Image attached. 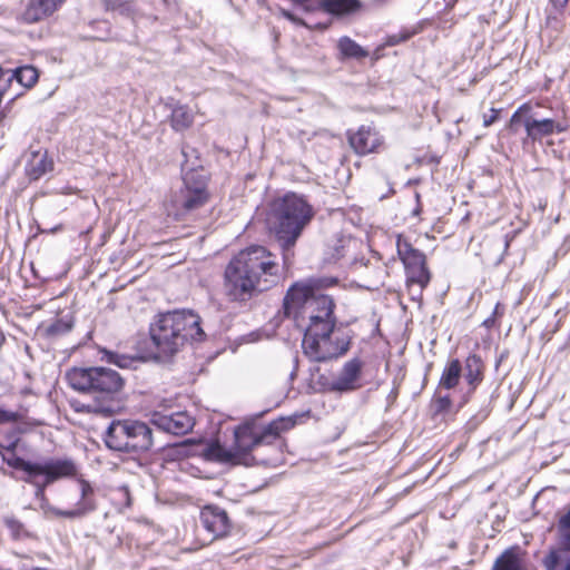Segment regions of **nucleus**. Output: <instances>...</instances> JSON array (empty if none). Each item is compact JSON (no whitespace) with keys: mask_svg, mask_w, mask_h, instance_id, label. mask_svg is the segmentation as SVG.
I'll return each mask as SVG.
<instances>
[{"mask_svg":"<svg viewBox=\"0 0 570 570\" xmlns=\"http://www.w3.org/2000/svg\"><path fill=\"white\" fill-rule=\"evenodd\" d=\"M337 283L333 277L308 278L293 284L285 297L284 309L297 322H306L302 348L312 362H326L347 353L352 342L351 331L336 327L334 299L320 293Z\"/></svg>","mask_w":570,"mask_h":570,"instance_id":"1","label":"nucleus"},{"mask_svg":"<svg viewBox=\"0 0 570 570\" xmlns=\"http://www.w3.org/2000/svg\"><path fill=\"white\" fill-rule=\"evenodd\" d=\"M276 256L264 246H250L236 254L225 268L224 288L232 301L244 302L255 292L271 288L279 279Z\"/></svg>","mask_w":570,"mask_h":570,"instance_id":"2","label":"nucleus"},{"mask_svg":"<svg viewBox=\"0 0 570 570\" xmlns=\"http://www.w3.org/2000/svg\"><path fill=\"white\" fill-rule=\"evenodd\" d=\"M69 385L81 393L91 394L94 401L77 411L112 415L120 410V394L125 380L115 370L104 366L73 367L67 372Z\"/></svg>","mask_w":570,"mask_h":570,"instance_id":"3","label":"nucleus"},{"mask_svg":"<svg viewBox=\"0 0 570 570\" xmlns=\"http://www.w3.org/2000/svg\"><path fill=\"white\" fill-rule=\"evenodd\" d=\"M149 334L158 358L170 357L189 340L200 341L205 336L200 317L186 309L158 314L149 326Z\"/></svg>","mask_w":570,"mask_h":570,"instance_id":"4","label":"nucleus"},{"mask_svg":"<svg viewBox=\"0 0 570 570\" xmlns=\"http://www.w3.org/2000/svg\"><path fill=\"white\" fill-rule=\"evenodd\" d=\"M313 217V207L294 193H288L273 203L271 220L283 249V262L286 268L292 265L293 247Z\"/></svg>","mask_w":570,"mask_h":570,"instance_id":"5","label":"nucleus"},{"mask_svg":"<svg viewBox=\"0 0 570 570\" xmlns=\"http://www.w3.org/2000/svg\"><path fill=\"white\" fill-rule=\"evenodd\" d=\"M294 425V419L279 417L269 422L266 426L263 428L261 432L255 431V425L253 423H245L237 426L234 432L235 444L233 450L238 454V461L248 465V460L250 459L263 465L276 466L282 461L278 454L274 456L262 458L258 454L255 456H249V453L252 450L258 449L261 446L266 448L271 452L278 453L281 444L279 442L274 444V441L278 440V436L283 431H287Z\"/></svg>","mask_w":570,"mask_h":570,"instance_id":"6","label":"nucleus"},{"mask_svg":"<svg viewBox=\"0 0 570 570\" xmlns=\"http://www.w3.org/2000/svg\"><path fill=\"white\" fill-rule=\"evenodd\" d=\"M102 440L109 450L128 454L146 453L155 443L151 428L138 420H112Z\"/></svg>","mask_w":570,"mask_h":570,"instance_id":"7","label":"nucleus"},{"mask_svg":"<svg viewBox=\"0 0 570 570\" xmlns=\"http://www.w3.org/2000/svg\"><path fill=\"white\" fill-rule=\"evenodd\" d=\"M520 127L525 131L522 138V145L525 147L529 142L534 144L544 137L567 131L569 125L567 121H558L553 118H539L532 106L524 102L514 110L507 125L508 130L514 135L519 132Z\"/></svg>","mask_w":570,"mask_h":570,"instance_id":"8","label":"nucleus"},{"mask_svg":"<svg viewBox=\"0 0 570 570\" xmlns=\"http://www.w3.org/2000/svg\"><path fill=\"white\" fill-rule=\"evenodd\" d=\"M208 199L206 179L195 170L185 174L181 187L171 195V204L177 215L191 213L207 204Z\"/></svg>","mask_w":570,"mask_h":570,"instance_id":"9","label":"nucleus"},{"mask_svg":"<svg viewBox=\"0 0 570 570\" xmlns=\"http://www.w3.org/2000/svg\"><path fill=\"white\" fill-rule=\"evenodd\" d=\"M76 473L77 466L73 460L69 458L48 459L42 461L35 472L23 475L21 480L36 488L35 497L38 500H45L47 487L59 479L73 476Z\"/></svg>","mask_w":570,"mask_h":570,"instance_id":"10","label":"nucleus"},{"mask_svg":"<svg viewBox=\"0 0 570 570\" xmlns=\"http://www.w3.org/2000/svg\"><path fill=\"white\" fill-rule=\"evenodd\" d=\"M80 484V500L73 509L62 510L51 505L47 498L40 500V508L46 515L52 514L67 519H79L96 510V502L94 499V489L86 481L81 480Z\"/></svg>","mask_w":570,"mask_h":570,"instance_id":"11","label":"nucleus"},{"mask_svg":"<svg viewBox=\"0 0 570 570\" xmlns=\"http://www.w3.org/2000/svg\"><path fill=\"white\" fill-rule=\"evenodd\" d=\"M150 423L165 433L185 435L195 426V419L187 411L154 412Z\"/></svg>","mask_w":570,"mask_h":570,"instance_id":"12","label":"nucleus"},{"mask_svg":"<svg viewBox=\"0 0 570 570\" xmlns=\"http://www.w3.org/2000/svg\"><path fill=\"white\" fill-rule=\"evenodd\" d=\"M363 362L353 357L344 363L338 374L328 383V391L348 393L361 387Z\"/></svg>","mask_w":570,"mask_h":570,"instance_id":"13","label":"nucleus"},{"mask_svg":"<svg viewBox=\"0 0 570 570\" xmlns=\"http://www.w3.org/2000/svg\"><path fill=\"white\" fill-rule=\"evenodd\" d=\"M351 148L360 156L380 153L384 140L380 132L371 126H361L356 131H347Z\"/></svg>","mask_w":570,"mask_h":570,"instance_id":"14","label":"nucleus"},{"mask_svg":"<svg viewBox=\"0 0 570 570\" xmlns=\"http://www.w3.org/2000/svg\"><path fill=\"white\" fill-rule=\"evenodd\" d=\"M200 522L214 539L226 537L232 530V521L225 509L208 504L200 511Z\"/></svg>","mask_w":570,"mask_h":570,"instance_id":"15","label":"nucleus"},{"mask_svg":"<svg viewBox=\"0 0 570 570\" xmlns=\"http://www.w3.org/2000/svg\"><path fill=\"white\" fill-rule=\"evenodd\" d=\"M484 363L480 355L470 354L463 366L462 376L466 382L468 390L460 397L458 407L462 409L471 399V395L475 392L476 387L481 384L484 379Z\"/></svg>","mask_w":570,"mask_h":570,"instance_id":"16","label":"nucleus"},{"mask_svg":"<svg viewBox=\"0 0 570 570\" xmlns=\"http://www.w3.org/2000/svg\"><path fill=\"white\" fill-rule=\"evenodd\" d=\"M67 0H29L21 19L26 23H36L59 10Z\"/></svg>","mask_w":570,"mask_h":570,"instance_id":"17","label":"nucleus"},{"mask_svg":"<svg viewBox=\"0 0 570 570\" xmlns=\"http://www.w3.org/2000/svg\"><path fill=\"white\" fill-rule=\"evenodd\" d=\"M24 158V174L30 180H38L53 168L52 160L48 159L47 153L42 149H30Z\"/></svg>","mask_w":570,"mask_h":570,"instance_id":"18","label":"nucleus"},{"mask_svg":"<svg viewBox=\"0 0 570 570\" xmlns=\"http://www.w3.org/2000/svg\"><path fill=\"white\" fill-rule=\"evenodd\" d=\"M396 250L401 262L404 265V269H409L414 266H423V264L426 263V256L424 253L417 248H414L412 244L402 235H397Z\"/></svg>","mask_w":570,"mask_h":570,"instance_id":"19","label":"nucleus"},{"mask_svg":"<svg viewBox=\"0 0 570 570\" xmlns=\"http://www.w3.org/2000/svg\"><path fill=\"white\" fill-rule=\"evenodd\" d=\"M315 10H322L334 17H343L361 8L358 0H317Z\"/></svg>","mask_w":570,"mask_h":570,"instance_id":"20","label":"nucleus"},{"mask_svg":"<svg viewBox=\"0 0 570 570\" xmlns=\"http://www.w3.org/2000/svg\"><path fill=\"white\" fill-rule=\"evenodd\" d=\"M75 325V320L71 314H66L61 317L56 318L53 322L46 324L42 323L39 325L38 331L47 338V340H57L66 334H68Z\"/></svg>","mask_w":570,"mask_h":570,"instance_id":"21","label":"nucleus"},{"mask_svg":"<svg viewBox=\"0 0 570 570\" xmlns=\"http://www.w3.org/2000/svg\"><path fill=\"white\" fill-rule=\"evenodd\" d=\"M462 372H463V365L460 362V360H458V358L450 360L445 364V366L442 371V374L439 380L436 389H440V391H448V392L455 389L460 383V380L462 377Z\"/></svg>","mask_w":570,"mask_h":570,"instance_id":"22","label":"nucleus"},{"mask_svg":"<svg viewBox=\"0 0 570 570\" xmlns=\"http://www.w3.org/2000/svg\"><path fill=\"white\" fill-rule=\"evenodd\" d=\"M204 458L207 461L229 464H240L238 454L232 449H227L219 442L209 443L204 450Z\"/></svg>","mask_w":570,"mask_h":570,"instance_id":"23","label":"nucleus"},{"mask_svg":"<svg viewBox=\"0 0 570 570\" xmlns=\"http://www.w3.org/2000/svg\"><path fill=\"white\" fill-rule=\"evenodd\" d=\"M492 570H524L521 549L511 547L504 550L497 558Z\"/></svg>","mask_w":570,"mask_h":570,"instance_id":"24","label":"nucleus"},{"mask_svg":"<svg viewBox=\"0 0 570 570\" xmlns=\"http://www.w3.org/2000/svg\"><path fill=\"white\" fill-rule=\"evenodd\" d=\"M406 285L410 292H414L416 287V294L420 296L423 288H425L431 281V273L428 268L426 263L423 266H414L405 269Z\"/></svg>","mask_w":570,"mask_h":570,"instance_id":"25","label":"nucleus"},{"mask_svg":"<svg viewBox=\"0 0 570 570\" xmlns=\"http://www.w3.org/2000/svg\"><path fill=\"white\" fill-rule=\"evenodd\" d=\"M453 407L454 402L451 399L450 393L448 391H440V389H436L431 400V412L433 417H445L446 415L455 413L460 410L456 406V409L453 411Z\"/></svg>","mask_w":570,"mask_h":570,"instance_id":"26","label":"nucleus"},{"mask_svg":"<svg viewBox=\"0 0 570 570\" xmlns=\"http://www.w3.org/2000/svg\"><path fill=\"white\" fill-rule=\"evenodd\" d=\"M170 127L175 131H184L194 122V115L187 105L179 102L171 106Z\"/></svg>","mask_w":570,"mask_h":570,"instance_id":"27","label":"nucleus"},{"mask_svg":"<svg viewBox=\"0 0 570 570\" xmlns=\"http://www.w3.org/2000/svg\"><path fill=\"white\" fill-rule=\"evenodd\" d=\"M543 564L546 570H570V551L551 549L544 557Z\"/></svg>","mask_w":570,"mask_h":570,"instance_id":"28","label":"nucleus"},{"mask_svg":"<svg viewBox=\"0 0 570 570\" xmlns=\"http://www.w3.org/2000/svg\"><path fill=\"white\" fill-rule=\"evenodd\" d=\"M100 360L108 363L114 364L120 368H131L135 367V364L140 361L137 356H131L127 354H121L115 351H109L107 348H101L99 351Z\"/></svg>","mask_w":570,"mask_h":570,"instance_id":"29","label":"nucleus"},{"mask_svg":"<svg viewBox=\"0 0 570 570\" xmlns=\"http://www.w3.org/2000/svg\"><path fill=\"white\" fill-rule=\"evenodd\" d=\"M337 47L340 52L346 58L363 59L368 56V52L363 47L347 36L340 38Z\"/></svg>","mask_w":570,"mask_h":570,"instance_id":"30","label":"nucleus"},{"mask_svg":"<svg viewBox=\"0 0 570 570\" xmlns=\"http://www.w3.org/2000/svg\"><path fill=\"white\" fill-rule=\"evenodd\" d=\"M38 78L39 75L35 67L23 66L17 68L7 81L10 82L12 79H16L21 86L30 88L37 82Z\"/></svg>","mask_w":570,"mask_h":570,"instance_id":"31","label":"nucleus"},{"mask_svg":"<svg viewBox=\"0 0 570 570\" xmlns=\"http://www.w3.org/2000/svg\"><path fill=\"white\" fill-rule=\"evenodd\" d=\"M105 11L117 12L124 17H131L135 12V0H100Z\"/></svg>","mask_w":570,"mask_h":570,"instance_id":"32","label":"nucleus"},{"mask_svg":"<svg viewBox=\"0 0 570 570\" xmlns=\"http://www.w3.org/2000/svg\"><path fill=\"white\" fill-rule=\"evenodd\" d=\"M3 524L7 527L12 539L14 540L35 538V535L26 528V525L13 515L3 517Z\"/></svg>","mask_w":570,"mask_h":570,"instance_id":"33","label":"nucleus"},{"mask_svg":"<svg viewBox=\"0 0 570 570\" xmlns=\"http://www.w3.org/2000/svg\"><path fill=\"white\" fill-rule=\"evenodd\" d=\"M4 463L12 469L21 470L24 472V475H28L35 472L41 462L27 461L23 458L16 455V453H11L9 458H4Z\"/></svg>","mask_w":570,"mask_h":570,"instance_id":"34","label":"nucleus"},{"mask_svg":"<svg viewBox=\"0 0 570 570\" xmlns=\"http://www.w3.org/2000/svg\"><path fill=\"white\" fill-rule=\"evenodd\" d=\"M559 532L561 537V546L559 548L570 551V509L560 518Z\"/></svg>","mask_w":570,"mask_h":570,"instance_id":"35","label":"nucleus"},{"mask_svg":"<svg viewBox=\"0 0 570 570\" xmlns=\"http://www.w3.org/2000/svg\"><path fill=\"white\" fill-rule=\"evenodd\" d=\"M415 35V31H410V30H401L399 33H394V35H389L386 38H385V41H384V46L385 47H393V46H397L402 42H405L406 40H409L412 36Z\"/></svg>","mask_w":570,"mask_h":570,"instance_id":"36","label":"nucleus"},{"mask_svg":"<svg viewBox=\"0 0 570 570\" xmlns=\"http://www.w3.org/2000/svg\"><path fill=\"white\" fill-rule=\"evenodd\" d=\"M90 24H91L92 28L100 27V26L104 27L105 33L100 35V36H97L96 38L98 40L107 41V40L111 39V36H110L111 28H110V23L107 20H95Z\"/></svg>","mask_w":570,"mask_h":570,"instance_id":"37","label":"nucleus"},{"mask_svg":"<svg viewBox=\"0 0 570 570\" xmlns=\"http://www.w3.org/2000/svg\"><path fill=\"white\" fill-rule=\"evenodd\" d=\"M20 415L17 412L7 411L0 407V424L8 422H18Z\"/></svg>","mask_w":570,"mask_h":570,"instance_id":"38","label":"nucleus"},{"mask_svg":"<svg viewBox=\"0 0 570 570\" xmlns=\"http://www.w3.org/2000/svg\"><path fill=\"white\" fill-rule=\"evenodd\" d=\"M499 112L500 109L491 108L490 115H483V126L490 127L491 125H493L499 118Z\"/></svg>","mask_w":570,"mask_h":570,"instance_id":"39","label":"nucleus"},{"mask_svg":"<svg viewBox=\"0 0 570 570\" xmlns=\"http://www.w3.org/2000/svg\"><path fill=\"white\" fill-rule=\"evenodd\" d=\"M282 16H283L285 19H287V20H289V21H292V22H294V23H296V24L306 26V24H305V22H304L301 18H298L294 12H292V11H289V10H285V9H283V10H282Z\"/></svg>","mask_w":570,"mask_h":570,"instance_id":"40","label":"nucleus"},{"mask_svg":"<svg viewBox=\"0 0 570 570\" xmlns=\"http://www.w3.org/2000/svg\"><path fill=\"white\" fill-rule=\"evenodd\" d=\"M549 1L557 12H563V10L566 9V7L569 3V0H549Z\"/></svg>","mask_w":570,"mask_h":570,"instance_id":"41","label":"nucleus"},{"mask_svg":"<svg viewBox=\"0 0 570 570\" xmlns=\"http://www.w3.org/2000/svg\"><path fill=\"white\" fill-rule=\"evenodd\" d=\"M384 47H385V46H384V45H382V46H380V47H377V48L375 49V51H374V60H379V59L382 57L381 51L383 50V48H384Z\"/></svg>","mask_w":570,"mask_h":570,"instance_id":"42","label":"nucleus"},{"mask_svg":"<svg viewBox=\"0 0 570 570\" xmlns=\"http://www.w3.org/2000/svg\"><path fill=\"white\" fill-rule=\"evenodd\" d=\"M16 446H17V442H11L10 444L4 445L6 452L14 453Z\"/></svg>","mask_w":570,"mask_h":570,"instance_id":"43","label":"nucleus"},{"mask_svg":"<svg viewBox=\"0 0 570 570\" xmlns=\"http://www.w3.org/2000/svg\"><path fill=\"white\" fill-rule=\"evenodd\" d=\"M493 323V317H489L484 321V325L489 326L490 324Z\"/></svg>","mask_w":570,"mask_h":570,"instance_id":"44","label":"nucleus"},{"mask_svg":"<svg viewBox=\"0 0 570 570\" xmlns=\"http://www.w3.org/2000/svg\"><path fill=\"white\" fill-rule=\"evenodd\" d=\"M21 393H22L23 395H27V394L31 393V390H30V389H28V387H26V389H23V390L21 391Z\"/></svg>","mask_w":570,"mask_h":570,"instance_id":"45","label":"nucleus"},{"mask_svg":"<svg viewBox=\"0 0 570 570\" xmlns=\"http://www.w3.org/2000/svg\"><path fill=\"white\" fill-rule=\"evenodd\" d=\"M6 452V448L2 443H0V455Z\"/></svg>","mask_w":570,"mask_h":570,"instance_id":"46","label":"nucleus"},{"mask_svg":"<svg viewBox=\"0 0 570 570\" xmlns=\"http://www.w3.org/2000/svg\"><path fill=\"white\" fill-rule=\"evenodd\" d=\"M499 307H500V304L498 303L495 305V308H494V312H493V315H497L499 313Z\"/></svg>","mask_w":570,"mask_h":570,"instance_id":"47","label":"nucleus"},{"mask_svg":"<svg viewBox=\"0 0 570 570\" xmlns=\"http://www.w3.org/2000/svg\"><path fill=\"white\" fill-rule=\"evenodd\" d=\"M7 453L8 452H4L3 454H1V459H2L3 462H4V458H9V455Z\"/></svg>","mask_w":570,"mask_h":570,"instance_id":"48","label":"nucleus"},{"mask_svg":"<svg viewBox=\"0 0 570 570\" xmlns=\"http://www.w3.org/2000/svg\"><path fill=\"white\" fill-rule=\"evenodd\" d=\"M31 570H46V569L45 568L36 567V568H32Z\"/></svg>","mask_w":570,"mask_h":570,"instance_id":"49","label":"nucleus"},{"mask_svg":"<svg viewBox=\"0 0 570 570\" xmlns=\"http://www.w3.org/2000/svg\"><path fill=\"white\" fill-rule=\"evenodd\" d=\"M509 247V240H505V249Z\"/></svg>","mask_w":570,"mask_h":570,"instance_id":"50","label":"nucleus"},{"mask_svg":"<svg viewBox=\"0 0 570 570\" xmlns=\"http://www.w3.org/2000/svg\"><path fill=\"white\" fill-rule=\"evenodd\" d=\"M380 3H384L386 0H376Z\"/></svg>","mask_w":570,"mask_h":570,"instance_id":"51","label":"nucleus"},{"mask_svg":"<svg viewBox=\"0 0 570 570\" xmlns=\"http://www.w3.org/2000/svg\"><path fill=\"white\" fill-rule=\"evenodd\" d=\"M181 153H183V155H184V156H186V150H185V148H183Z\"/></svg>","mask_w":570,"mask_h":570,"instance_id":"52","label":"nucleus"}]
</instances>
